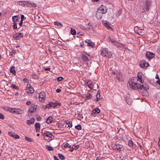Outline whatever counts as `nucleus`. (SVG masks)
Segmentation results:
<instances>
[{
  "mask_svg": "<svg viewBox=\"0 0 160 160\" xmlns=\"http://www.w3.org/2000/svg\"><path fill=\"white\" fill-rule=\"evenodd\" d=\"M23 21H22L21 20V21L19 23V25L20 26H21L22 25Z\"/></svg>",
  "mask_w": 160,
  "mask_h": 160,
  "instance_id": "nucleus-61",
  "label": "nucleus"
},
{
  "mask_svg": "<svg viewBox=\"0 0 160 160\" xmlns=\"http://www.w3.org/2000/svg\"><path fill=\"white\" fill-rule=\"evenodd\" d=\"M146 56L148 58L151 59L154 57L155 54L151 52H146Z\"/></svg>",
  "mask_w": 160,
  "mask_h": 160,
  "instance_id": "nucleus-10",
  "label": "nucleus"
},
{
  "mask_svg": "<svg viewBox=\"0 0 160 160\" xmlns=\"http://www.w3.org/2000/svg\"><path fill=\"white\" fill-rule=\"evenodd\" d=\"M142 76L141 75V73L140 72H139L138 74V79L136 78L137 80H139L140 82L142 83H143L144 82V81H142Z\"/></svg>",
  "mask_w": 160,
  "mask_h": 160,
  "instance_id": "nucleus-19",
  "label": "nucleus"
},
{
  "mask_svg": "<svg viewBox=\"0 0 160 160\" xmlns=\"http://www.w3.org/2000/svg\"><path fill=\"white\" fill-rule=\"evenodd\" d=\"M46 98V94L44 92H42L39 94V99L40 102H43Z\"/></svg>",
  "mask_w": 160,
  "mask_h": 160,
  "instance_id": "nucleus-5",
  "label": "nucleus"
},
{
  "mask_svg": "<svg viewBox=\"0 0 160 160\" xmlns=\"http://www.w3.org/2000/svg\"><path fill=\"white\" fill-rule=\"evenodd\" d=\"M157 83L159 84H160V80L159 79L157 80L156 82Z\"/></svg>",
  "mask_w": 160,
  "mask_h": 160,
  "instance_id": "nucleus-63",
  "label": "nucleus"
},
{
  "mask_svg": "<svg viewBox=\"0 0 160 160\" xmlns=\"http://www.w3.org/2000/svg\"><path fill=\"white\" fill-rule=\"evenodd\" d=\"M44 136H47V137H49V138H51L52 137V135L51 134H48V133H45L44 134Z\"/></svg>",
  "mask_w": 160,
  "mask_h": 160,
  "instance_id": "nucleus-51",
  "label": "nucleus"
},
{
  "mask_svg": "<svg viewBox=\"0 0 160 160\" xmlns=\"http://www.w3.org/2000/svg\"><path fill=\"white\" fill-rule=\"evenodd\" d=\"M37 108V106L35 105H32L28 110V115H31V113L35 112Z\"/></svg>",
  "mask_w": 160,
  "mask_h": 160,
  "instance_id": "nucleus-7",
  "label": "nucleus"
},
{
  "mask_svg": "<svg viewBox=\"0 0 160 160\" xmlns=\"http://www.w3.org/2000/svg\"><path fill=\"white\" fill-rule=\"evenodd\" d=\"M56 91L57 92H60L61 91V90L60 89H56Z\"/></svg>",
  "mask_w": 160,
  "mask_h": 160,
  "instance_id": "nucleus-60",
  "label": "nucleus"
},
{
  "mask_svg": "<svg viewBox=\"0 0 160 160\" xmlns=\"http://www.w3.org/2000/svg\"><path fill=\"white\" fill-rule=\"evenodd\" d=\"M75 128L76 129L78 130H80L82 129V127L80 125H78L77 126H76L75 127Z\"/></svg>",
  "mask_w": 160,
  "mask_h": 160,
  "instance_id": "nucleus-45",
  "label": "nucleus"
},
{
  "mask_svg": "<svg viewBox=\"0 0 160 160\" xmlns=\"http://www.w3.org/2000/svg\"><path fill=\"white\" fill-rule=\"evenodd\" d=\"M11 87L13 88H14L16 89H18V87L16 86L14 84H12L11 85Z\"/></svg>",
  "mask_w": 160,
  "mask_h": 160,
  "instance_id": "nucleus-44",
  "label": "nucleus"
},
{
  "mask_svg": "<svg viewBox=\"0 0 160 160\" xmlns=\"http://www.w3.org/2000/svg\"><path fill=\"white\" fill-rule=\"evenodd\" d=\"M128 145L131 147H132L133 146V142L132 140H129L128 141Z\"/></svg>",
  "mask_w": 160,
  "mask_h": 160,
  "instance_id": "nucleus-36",
  "label": "nucleus"
},
{
  "mask_svg": "<svg viewBox=\"0 0 160 160\" xmlns=\"http://www.w3.org/2000/svg\"><path fill=\"white\" fill-rule=\"evenodd\" d=\"M100 110L98 108H95L93 110L92 112V114H93L94 113L95 114L97 113L98 114L100 112Z\"/></svg>",
  "mask_w": 160,
  "mask_h": 160,
  "instance_id": "nucleus-24",
  "label": "nucleus"
},
{
  "mask_svg": "<svg viewBox=\"0 0 160 160\" xmlns=\"http://www.w3.org/2000/svg\"><path fill=\"white\" fill-rule=\"evenodd\" d=\"M9 134L10 136L13 137L16 139H19L20 138V136L17 135L15 134L14 133L12 132H9Z\"/></svg>",
  "mask_w": 160,
  "mask_h": 160,
  "instance_id": "nucleus-15",
  "label": "nucleus"
},
{
  "mask_svg": "<svg viewBox=\"0 0 160 160\" xmlns=\"http://www.w3.org/2000/svg\"><path fill=\"white\" fill-rule=\"evenodd\" d=\"M46 148L49 151H53V148L52 147H51L50 146L47 145L46 146Z\"/></svg>",
  "mask_w": 160,
  "mask_h": 160,
  "instance_id": "nucleus-37",
  "label": "nucleus"
},
{
  "mask_svg": "<svg viewBox=\"0 0 160 160\" xmlns=\"http://www.w3.org/2000/svg\"><path fill=\"white\" fill-rule=\"evenodd\" d=\"M102 56L108 57V58H111L112 55V53L110 51H108L105 50H102L101 52Z\"/></svg>",
  "mask_w": 160,
  "mask_h": 160,
  "instance_id": "nucleus-4",
  "label": "nucleus"
},
{
  "mask_svg": "<svg viewBox=\"0 0 160 160\" xmlns=\"http://www.w3.org/2000/svg\"><path fill=\"white\" fill-rule=\"evenodd\" d=\"M103 23L104 24V26L107 27L109 29H112V28L110 26H109V23L108 22L106 21H103Z\"/></svg>",
  "mask_w": 160,
  "mask_h": 160,
  "instance_id": "nucleus-22",
  "label": "nucleus"
},
{
  "mask_svg": "<svg viewBox=\"0 0 160 160\" xmlns=\"http://www.w3.org/2000/svg\"><path fill=\"white\" fill-rule=\"evenodd\" d=\"M108 39L109 41L111 42L112 43H114V44L117 42L114 39L111 38L110 37H109Z\"/></svg>",
  "mask_w": 160,
  "mask_h": 160,
  "instance_id": "nucleus-32",
  "label": "nucleus"
},
{
  "mask_svg": "<svg viewBox=\"0 0 160 160\" xmlns=\"http://www.w3.org/2000/svg\"><path fill=\"white\" fill-rule=\"evenodd\" d=\"M61 105V103L58 102H50L47 105L46 107L47 108H50L51 107L55 108L58 105L60 106Z\"/></svg>",
  "mask_w": 160,
  "mask_h": 160,
  "instance_id": "nucleus-3",
  "label": "nucleus"
},
{
  "mask_svg": "<svg viewBox=\"0 0 160 160\" xmlns=\"http://www.w3.org/2000/svg\"><path fill=\"white\" fill-rule=\"evenodd\" d=\"M92 97V94H90V93L89 94V95H86V99H89L91 98Z\"/></svg>",
  "mask_w": 160,
  "mask_h": 160,
  "instance_id": "nucleus-43",
  "label": "nucleus"
},
{
  "mask_svg": "<svg viewBox=\"0 0 160 160\" xmlns=\"http://www.w3.org/2000/svg\"><path fill=\"white\" fill-rule=\"evenodd\" d=\"M16 108H10L9 112L13 113H15Z\"/></svg>",
  "mask_w": 160,
  "mask_h": 160,
  "instance_id": "nucleus-42",
  "label": "nucleus"
},
{
  "mask_svg": "<svg viewBox=\"0 0 160 160\" xmlns=\"http://www.w3.org/2000/svg\"><path fill=\"white\" fill-rule=\"evenodd\" d=\"M37 119L38 121H40V120H41L42 118L40 116H38L37 117Z\"/></svg>",
  "mask_w": 160,
  "mask_h": 160,
  "instance_id": "nucleus-55",
  "label": "nucleus"
},
{
  "mask_svg": "<svg viewBox=\"0 0 160 160\" xmlns=\"http://www.w3.org/2000/svg\"><path fill=\"white\" fill-rule=\"evenodd\" d=\"M35 126L36 128V130L37 132H38L40 131V125L39 123H36L35 124Z\"/></svg>",
  "mask_w": 160,
  "mask_h": 160,
  "instance_id": "nucleus-17",
  "label": "nucleus"
},
{
  "mask_svg": "<svg viewBox=\"0 0 160 160\" xmlns=\"http://www.w3.org/2000/svg\"><path fill=\"white\" fill-rule=\"evenodd\" d=\"M85 42L87 43V45L88 46L93 47L94 46V43L92 42L90 40L87 39L86 40Z\"/></svg>",
  "mask_w": 160,
  "mask_h": 160,
  "instance_id": "nucleus-14",
  "label": "nucleus"
},
{
  "mask_svg": "<svg viewBox=\"0 0 160 160\" xmlns=\"http://www.w3.org/2000/svg\"><path fill=\"white\" fill-rule=\"evenodd\" d=\"M34 90L32 87H30L26 89V92L28 93H32L34 92Z\"/></svg>",
  "mask_w": 160,
  "mask_h": 160,
  "instance_id": "nucleus-16",
  "label": "nucleus"
},
{
  "mask_svg": "<svg viewBox=\"0 0 160 160\" xmlns=\"http://www.w3.org/2000/svg\"><path fill=\"white\" fill-rule=\"evenodd\" d=\"M11 52H12V54H13V53L15 54L16 53V51H15V50H12Z\"/></svg>",
  "mask_w": 160,
  "mask_h": 160,
  "instance_id": "nucleus-59",
  "label": "nucleus"
},
{
  "mask_svg": "<svg viewBox=\"0 0 160 160\" xmlns=\"http://www.w3.org/2000/svg\"><path fill=\"white\" fill-rule=\"evenodd\" d=\"M149 86L147 85L145 86L143 84L141 85L140 84L139 89L141 90L144 89L145 91H147L149 89Z\"/></svg>",
  "mask_w": 160,
  "mask_h": 160,
  "instance_id": "nucleus-13",
  "label": "nucleus"
},
{
  "mask_svg": "<svg viewBox=\"0 0 160 160\" xmlns=\"http://www.w3.org/2000/svg\"><path fill=\"white\" fill-rule=\"evenodd\" d=\"M26 105L29 106L31 104V102L30 101H27L26 103Z\"/></svg>",
  "mask_w": 160,
  "mask_h": 160,
  "instance_id": "nucleus-58",
  "label": "nucleus"
},
{
  "mask_svg": "<svg viewBox=\"0 0 160 160\" xmlns=\"http://www.w3.org/2000/svg\"><path fill=\"white\" fill-rule=\"evenodd\" d=\"M112 147L113 149H117L120 151H123L124 150V148L122 145L117 144H112Z\"/></svg>",
  "mask_w": 160,
  "mask_h": 160,
  "instance_id": "nucleus-2",
  "label": "nucleus"
},
{
  "mask_svg": "<svg viewBox=\"0 0 160 160\" xmlns=\"http://www.w3.org/2000/svg\"><path fill=\"white\" fill-rule=\"evenodd\" d=\"M24 18V15H21V20L22 21H23Z\"/></svg>",
  "mask_w": 160,
  "mask_h": 160,
  "instance_id": "nucleus-56",
  "label": "nucleus"
},
{
  "mask_svg": "<svg viewBox=\"0 0 160 160\" xmlns=\"http://www.w3.org/2000/svg\"><path fill=\"white\" fill-rule=\"evenodd\" d=\"M100 90H98V92L96 95V98L95 99L94 101H98L99 99H100Z\"/></svg>",
  "mask_w": 160,
  "mask_h": 160,
  "instance_id": "nucleus-21",
  "label": "nucleus"
},
{
  "mask_svg": "<svg viewBox=\"0 0 160 160\" xmlns=\"http://www.w3.org/2000/svg\"><path fill=\"white\" fill-rule=\"evenodd\" d=\"M30 6H32L33 7H36V5L34 3H30Z\"/></svg>",
  "mask_w": 160,
  "mask_h": 160,
  "instance_id": "nucleus-52",
  "label": "nucleus"
},
{
  "mask_svg": "<svg viewBox=\"0 0 160 160\" xmlns=\"http://www.w3.org/2000/svg\"><path fill=\"white\" fill-rule=\"evenodd\" d=\"M79 145H73L72 147V149L70 150L71 151H72L73 150H77L79 148Z\"/></svg>",
  "mask_w": 160,
  "mask_h": 160,
  "instance_id": "nucleus-25",
  "label": "nucleus"
},
{
  "mask_svg": "<svg viewBox=\"0 0 160 160\" xmlns=\"http://www.w3.org/2000/svg\"><path fill=\"white\" fill-rule=\"evenodd\" d=\"M13 28L14 29H16L17 28V24L15 22L13 23Z\"/></svg>",
  "mask_w": 160,
  "mask_h": 160,
  "instance_id": "nucleus-53",
  "label": "nucleus"
},
{
  "mask_svg": "<svg viewBox=\"0 0 160 160\" xmlns=\"http://www.w3.org/2000/svg\"><path fill=\"white\" fill-rule=\"evenodd\" d=\"M10 71L11 73L14 74H15L16 73V72L14 69V67H12L10 69Z\"/></svg>",
  "mask_w": 160,
  "mask_h": 160,
  "instance_id": "nucleus-38",
  "label": "nucleus"
},
{
  "mask_svg": "<svg viewBox=\"0 0 160 160\" xmlns=\"http://www.w3.org/2000/svg\"><path fill=\"white\" fill-rule=\"evenodd\" d=\"M126 103L128 105H131L132 102V100L128 97H125L124 98Z\"/></svg>",
  "mask_w": 160,
  "mask_h": 160,
  "instance_id": "nucleus-18",
  "label": "nucleus"
},
{
  "mask_svg": "<svg viewBox=\"0 0 160 160\" xmlns=\"http://www.w3.org/2000/svg\"><path fill=\"white\" fill-rule=\"evenodd\" d=\"M3 109L7 111H8L9 112L10 108L9 107H3L2 108Z\"/></svg>",
  "mask_w": 160,
  "mask_h": 160,
  "instance_id": "nucleus-47",
  "label": "nucleus"
},
{
  "mask_svg": "<svg viewBox=\"0 0 160 160\" xmlns=\"http://www.w3.org/2000/svg\"><path fill=\"white\" fill-rule=\"evenodd\" d=\"M22 112V111L20 109H16L15 114H21Z\"/></svg>",
  "mask_w": 160,
  "mask_h": 160,
  "instance_id": "nucleus-31",
  "label": "nucleus"
},
{
  "mask_svg": "<svg viewBox=\"0 0 160 160\" xmlns=\"http://www.w3.org/2000/svg\"><path fill=\"white\" fill-rule=\"evenodd\" d=\"M66 124H68V127L69 128H71L72 126V122L68 120H66L65 121Z\"/></svg>",
  "mask_w": 160,
  "mask_h": 160,
  "instance_id": "nucleus-33",
  "label": "nucleus"
},
{
  "mask_svg": "<svg viewBox=\"0 0 160 160\" xmlns=\"http://www.w3.org/2000/svg\"><path fill=\"white\" fill-rule=\"evenodd\" d=\"M58 156L60 159L62 160H64L65 159V157L61 154H59Z\"/></svg>",
  "mask_w": 160,
  "mask_h": 160,
  "instance_id": "nucleus-41",
  "label": "nucleus"
},
{
  "mask_svg": "<svg viewBox=\"0 0 160 160\" xmlns=\"http://www.w3.org/2000/svg\"><path fill=\"white\" fill-rule=\"evenodd\" d=\"M117 78L118 80L119 81H122V75L119 72H118V74L117 75Z\"/></svg>",
  "mask_w": 160,
  "mask_h": 160,
  "instance_id": "nucleus-26",
  "label": "nucleus"
},
{
  "mask_svg": "<svg viewBox=\"0 0 160 160\" xmlns=\"http://www.w3.org/2000/svg\"><path fill=\"white\" fill-rule=\"evenodd\" d=\"M53 121L52 118V116H50L47 119L46 121V122L48 124H49L52 122Z\"/></svg>",
  "mask_w": 160,
  "mask_h": 160,
  "instance_id": "nucleus-23",
  "label": "nucleus"
},
{
  "mask_svg": "<svg viewBox=\"0 0 160 160\" xmlns=\"http://www.w3.org/2000/svg\"><path fill=\"white\" fill-rule=\"evenodd\" d=\"M34 122V119L33 118V119L28 120L27 121V123L28 125H30L31 124H33Z\"/></svg>",
  "mask_w": 160,
  "mask_h": 160,
  "instance_id": "nucleus-29",
  "label": "nucleus"
},
{
  "mask_svg": "<svg viewBox=\"0 0 160 160\" xmlns=\"http://www.w3.org/2000/svg\"><path fill=\"white\" fill-rule=\"evenodd\" d=\"M117 47L122 48L123 47V44L119 42H117L115 44Z\"/></svg>",
  "mask_w": 160,
  "mask_h": 160,
  "instance_id": "nucleus-27",
  "label": "nucleus"
},
{
  "mask_svg": "<svg viewBox=\"0 0 160 160\" xmlns=\"http://www.w3.org/2000/svg\"><path fill=\"white\" fill-rule=\"evenodd\" d=\"M25 138L26 140L29 142H32L33 141V140H32L31 138L27 136H26Z\"/></svg>",
  "mask_w": 160,
  "mask_h": 160,
  "instance_id": "nucleus-46",
  "label": "nucleus"
},
{
  "mask_svg": "<svg viewBox=\"0 0 160 160\" xmlns=\"http://www.w3.org/2000/svg\"><path fill=\"white\" fill-rule=\"evenodd\" d=\"M150 6V3L149 2L147 1L144 5V10L145 11H148L149 10V8Z\"/></svg>",
  "mask_w": 160,
  "mask_h": 160,
  "instance_id": "nucleus-11",
  "label": "nucleus"
},
{
  "mask_svg": "<svg viewBox=\"0 0 160 160\" xmlns=\"http://www.w3.org/2000/svg\"><path fill=\"white\" fill-rule=\"evenodd\" d=\"M139 64L141 67L143 68H145L149 65L148 63L144 60L141 61L140 62Z\"/></svg>",
  "mask_w": 160,
  "mask_h": 160,
  "instance_id": "nucleus-9",
  "label": "nucleus"
},
{
  "mask_svg": "<svg viewBox=\"0 0 160 160\" xmlns=\"http://www.w3.org/2000/svg\"><path fill=\"white\" fill-rule=\"evenodd\" d=\"M63 79V78L62 77H58L57 78V80L58 81H62Z\"/></svg>",
  "mask_w": 160,
  "mask_h": 160,
  "instance_id": "nucleus-50",
  "label": "nucleus"
},
{
  "mask_svg": "<svg viewBox=\"0 0 160 160\" xmlns=\"http://www.w3.org/2000/svg\"><path fill=\"white\" fill-rule=\"evenodd\" d=\"M65 148L68 147L70 149H72V147L71 145H69L68 143H66L64 146Z\"/></svg>",
  "mask_w": 160,
  "mask_h": 160,
  "instance_id": "nucleus-40",
  "label": "nucleus"
},
{
  "mask_svg": "<svg viewBox=\"0 0 160 160\" xmlns=\"http://www.w3.org/2000/svg\"><path fill=\"white\" fill-rule=\"evenodd\" d=\"M0 118L2 119H3L4 118V117L3 114L0 113Z\"/></svg>",
  "mask_w": 160,
  "mask_h": 160,
  "instance_id": "nucleus-54",
  "label": "nucleus"
},
{
  "mask_svg": "<svg viewBox=\"0 0 160 160\" xmlns=\"http://www.w3.org/2000/svg\"><path fill=\"white\" fill-rule=\"evenodd\" d=\"M18 18L17 16H13L12 17V20L14 22H15L18 21Z\"/></svg>",
  "mask_w": 160,
  "mask_h": 160,
  "instance_id": "nucleus-35",
  "label": "nucleus"
},
{
  "mask_svg": "<svg viewBox=\"0 0 160 160\" xmlns=\"http://www.w3.org/2000/svg\"><path fill=\"white\" fill-rule=\"evenodd\" d=\"M55 25H57V26H58L60 25V26L62 27L63 26V24L60 23H59L58 22H55L54 23Z\"/></svg>",
  "mask_w": 160,
  "mask_h": 160,
  "instance_id": "nucleus-48",
  "label": "nucleus"
},
{
  "mask_svg": "<svg viewBox=\"0 0 160 160\" xmlns=\"http://www.w3.org/2000/svg\"><path fill=\"white\" fill-rule=\"evenodd\" d=\"M32 77L35 78H36V79H37V78H38V76L36 75H35V74H33L32 75Z\"/></svg>",
  "mask_w": 160,
  "mask_h": 160,
  "instance_id": "nucleus-57",
  "label": "nucleus"
},
{
  "mask_svg": "<svg viewBox=\"0 0 160 160\" xmlns=\"http://www.w3.org/2000/svg\"><path fill=\"white\" fill-rule=\"evenodd\" d=\"M23 1H19L17 2L18 4L21 5L22 6H23Z\"/></svg>",
  "mask_w": 160,
  "mask_h": 160,
  "instance_id": "nucleus-49",
  "label": "nucleus"
},
{
  "mask_svg": "<svg viewBox=\"0 0 160 160\" xmlns=\"http://www.w3.org/2000/svg\"><path fill=\"white\" fill-rule=\"evenodd\" d=\"M23 6L26 7H30V2L28 1H23Z\"/></svg>",
  "mask_w": 160,
  "mask_h": 160,
  "instance_id": "nucleus-30",
  "label": "nucleus"
},
{
  "mask_svg": "<svg viewBox=\"0 0 160 160\" xmlns=\"http://www.w3.org/2000/svg\"><path fill=\"white\" fill-rule=\"evenodd\" d=\"M103 14L97 10L96 17L98 19H101L103 15Z\"/></svg>",
  "mask_w": 160,
  "mask_h": 160,
  "instance_id": "nucleus-12",
  "label": "nucleus"
},
{
  "mask_svg": "<svg viewBox=\"0 0 160 160\" xmlns=\"http://www.w3.org/2000/svg\"><path fill=\"white\" fill-rule=\"evenodd\" d=\"M138 28L137 27H135L134 28V31L138 33L139 35H142L143 33L142 31H138Z\"/></svg>",
  "mask_w": 160,
  "mask_h": 160,
  "instance_id": "nucleus-34",
  "label": "nucleus"
},
{
  "mask_svg": "<svg viewBox=\"0 0 160 160\" xmlns=\"http://www.w3.org/2000/svg\"><path fill=\"white\" fill-rule=\"evenodd\" d=\"M136 80V78H131L128 83V88L134 89H139L140 84L134 82V80Z\"/></svg>",
  "mask_w": 160,
  "mask_h": 160,
  "instance_id": "nucleus-1",
  "label": "nucleus"
},
{
  "mask_svg": "<svg viewBox=\"0 0 160 160\" xmlns=\"http://www.w3.org/2000/svg\"><path fill=\"white\" fill-rule=\"evenodd\" d=\"M82 58L84 61H87L90 60L88 57L83 54H82Z\"/></svg>",
  "mask_w": 160,
  "mask_h": 160,
  "instance_id": "nucleus-28",
  "label": "nucleus"
},
{
  "mask_svg": "<svg viewBox=\"0 0 160 160\" xmlns=\"http://www.w3.org/2000/svg\"><path fill=\"white\" fill-rule=\"evenodd\" d=\"M159 54H160V48H159L157 50Z\"/></svg>",
  "mask_w": 160,
  "mask_h": 160,
  "instance_id": "nucleus-64",
  "label": "nucleus"
},
{
  "mask_svg": "<svg viewBox=\"0 0 160 160\" xmlns=\"http://www.w3.org/2000/svg\"><path fill=\"white\" fill-rule=\"evenodd\" d=\"M54 158L55 160H59L57 158V157L56 156H54Z\"/></svg>",
  "mask_w": 160,
  "mask_h": 160,
  "instance_id": "nucleus-62",
  "label": "nucleus"
},
{
  "mask_svg": "<svg viewBox=\"0 0 160 160\" xmlns=\"http://www.w3.org/2000/svg\"><path fill=\"white\" fill-rule=\"evenodd\" d=\"M23 34L22 33H17L14 34L13 36V38L14 39L19 40L21 38L23 37Z\"/></svg>",
  "mask_w": 160,
  "mask_h": 160,
  "instance_id": "nucleus-8",
  "label": "nucleus"
},
{
  "mask_svg": "<svg viewBox=\"0 0 160 160\" xmlns=\"http://www.w3.org/2000/svg\"><path fill=\"white\" fill-rule=\"evenodd\" d=\"M93 83L90 80H88L87 82V84L88 87L90 88H93Z\"/></svg>",
  "mask_w": 160,
  "mask_h": 160,
  "instance_id": "nucleus-20",
  "label": "nucleus"
},
{
  "mask_svg": "<svg viewBox=\"0 0 160 160\" xmlns=\"http://www.w3.org/2000/svg\"><path fill=\"white\" fill-rule=\"evenodd\" d=\"M98 10L103 14L106 13L107 12V8L106 6L102 5L98 9Z\"/></svg>",
  "mask_w": 160,
  "mask_h": 160,
  "instance_id": "nucleus-6",
  "label": "nucleus"
},
{
  "mask_svg": "<svg viewBox=\"0 0 160 160\" xmlns=\"http://www.w3.org/2000/svg\"><path fill=\"white\" fill-rule=\"evenodd\" d=\"M70 32L71 34L73 35H75L76 34V31L74 29L72 28H71Z\"/></svg>",
  "mask_w": 160,
  "mask_h": 160,
  "instance_id": "nucleus-39",
  "label": "nucleus"
}]
</instances>
